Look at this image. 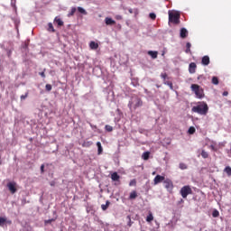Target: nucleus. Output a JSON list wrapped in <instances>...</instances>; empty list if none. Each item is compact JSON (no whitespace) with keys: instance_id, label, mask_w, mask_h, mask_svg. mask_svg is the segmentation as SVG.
<instances>
[{"instance_id":"nucleus-1","label":"nucleus","mask_w":231,"mask_h":231,"mask_svg":"<svg viewBox=\"0 0 231 231\" xmlns=\"http://www.w3.org/2000/svg\"><path fill=\"white\" fill-rule=\"evenodd\" d=\"M191 111L201 116H207V115H208V105L205 101H199L192 106Z\"/></svg>"},{"instance_id":"nucleus-2","label":"nucleus","mask_w":231,"mask_h":231,"mask_svg":"<svg viewBox=\"0 0 231 231\" xmlns=\"http://www.w3.org/2000/svg\"><path fill=\"white\" fill-rule=\"evenodd\" d=\"M142 106H143V101L138 96H133L128 103L130 111H135V109L142 107Z\"/></svg>"},{"instance_id":"nucleus-3","label":"nucleus","mask_w":231,"mask_h":231,"mask_svg":"<svg viewBox=\"0 0 231 231\" xmlns=\"http://www.w3.org/2000/svg\"><path fill=\"white\" fill-rule=\"evenodd\" d=\"M190 88H191V91H193V93H195L197 98H204L205 97V91L199 85L192 84Z\"/></svg>"},{"instance_id":"nucleus-4","label":"nucleus","mask_w":231,"mask_h":231,"mask_svg":"<svg viewBox=\"0 0 231 231\" xmlns=\"http://www.w3.org/2000/svg\"><path fill=\"white\" fill-rule=\"evenodd\" d=\"M169 23L172 24H180V13L176 11H169Z\"/></svg>"},{"instance_id":"nucleus-5","label":"nucleus","mask_w":231,"mask_h":231,"mask_svg":"<svg viewBox=\"0 0 231 231\" xmlns=\"http://www.w3.org/2000/svg\"><path fill=\"white\" fill-rule=\"evenodd\" d=\"M180 192L182 198L185 199H187V196H189V194H192V189L190 188V186H184L180 189Z\"/></svg>"},{"instance_id":"nucleus-6","label":"nucleus","mask_w":231,"mask_h":231,"mask_svg":"<svg viewBox=\"0 0 231 231\" xmlns=\"http://www.w3.org/2000/svg\"><path fill=\"white\" fill-rule=\"evenodd\" d=\"M163 186L167 189V190H172V189H174V184L171 179L164 180Z\"/></svg>"},{"instance_id":"nucleus-7","label":"nucleus","mask_w":231,"mask_h":231,"mask_svg":"<svg viewBox=\"0 0 231 231\" xmlns=\"http://www.w3.org/2000/svg\"><path fill=\"white\" fill-rule=\"evenodd\" d=\"M162 181H165V177L162 175H156L153 179V185H158L159 183H162Z\"/></svg>"},{"instance_id":"nucleus-8","label":"nucleus","mask_w":231,"mask_h":231,"mask_svg":"<svg viewBox=\"0 0 231 231\" xmlns=\"http://www.w3.org/2000/svg\"><path fill=\"white\" fill-rule=\"evenodd\" d=\"M7 188L12 194H15V192H17V189L15 188V182H8Z\"/></svg>"},{"instance_id":"nucleus-9","label":"nucleus","mask_w":231,"mask_h":231,"mask_svg":"<svg viewBox=\"0 0 231 231\" xmlns=\"http://www.w3.org/2000/svg\"><path fill=\"white\" fill-rule=\"evenodd\" d=\"M105 23L106 26H113L114 24H116V22L109 17L105 18Z\"/></svg>"},{"instance_id":"nucleus-10","label":"nucleus","mask_w":231,"mask_h":231,"mask_svg":"<svg viewBox=\"0 0 231 231\" xmlns=\"http://www.w3.org/2000/svg\"><path fill=\"white\" fill-rule=\"evenodd\" d=\"M201 64L203 66H208V64H210V57L208 56L202 57Z\"/></svg>"},{"instance_id":"nucleus-11","label":"nucleus","mask_w":231,"mask_h":231,"mask_svg":"<svg viewBox=\"0 0 231 231\" xmlns=\"http://www.w3.org/2000/svg\"><path fill=\"white\" fill-rule=\"evenodd\" d=\"M111 180L112 181H120V175H118V173L115 171L111 174Z\"/></svg>"},{"instance_id":"nucleus-12","label":"nucleus","mask_w":231,"mask_h":231,"mask_svg":"<svg viewBox=\"0 0 231 231\" xmlns=\"http://www.w3.org/2000/svg\"><path fill=\"white\" fill-rule=\"evenodd\" d=\"M196 68H198V66L194 62H191L189 66V73H196Z\"/></svg>"},{"instance_id":"nucleus-13","label":"nucleus","mask_w":231,"mask_h":231,"mask_svg":"<svg viewBox=\"0 0 231 231\" xmlns=\"http://www.w3.org/2000/svg\"><path fill=\"white\" fill-rule=\"evenodd\" d=\"M187 35H189V31L185 28L180 29V37L181 39H186Z\"/></svg>"},{"instance_id":"nucleus-14","label":"nucleus","mask_w":231,"mask_h":231,"mask_svg":"<svg viewBox=\"0 0 231 231\" xmlns=\"http://www.w3.org/2000/svg\"><path fill=\"white\" fill-rule=\"evenodd\" d=\"M148 55H150L152 59H158V51H149Z\"/></svg>"},{"instance_id":"nucleus-15","label":"nucleus","mask_w":231,"mask_h":231,"mask_svg":"<svg viewBox=\"0 0 231 231\" xmlns=\"http://www.w3.org/2000/svg\"><path fill=\"white\" fill-rule=\"evenodd\" d=\"M97 154L100 155L102 152H104V149L102 148V143L100 142L97 143Z\"/></svg>"},{"instance_id":"nucleus-16","label":"nucleus","mask_w":231,"mask_h":231,"mask_svg":"<svg viewBox=\"0 0 231 231\" xmlns=\"http://www.w3.org/2000/svg\"><path fill=\"white\" fill-rule=\"evenodd\" d=\"M89 48L90 50H98V43L95 42H90Z\"/></svg>"},{"instance_id":"nucleus-17","label":"nucleus","mask_w":231,"mask_h":231,"mask_svg":"<svg viewBox=\"0 0 231 231\" xmlns=\"http://www.w3.org/2000/svg\"><path fill=\"white\" fill-rule=\"evenodd\" d=\"M137 198H138V193L136 192V190H133L130 193L129 199H136Z\"/></svg>"},{"instance_id":"nucleus-18","label":"nucleus","mask_w":231,"mask_h":231,"mask_svg":"<svg viewBox=\"0 0 231 231\" xmlns=\"http://www.w3.org/2000/svg\"><path fill=\"white\" fill-rule=\"evenodd\" d=\"M54 23H56V24H58V26H64V22L62 20H60V18L56 17L54 19Z\"/></svg>"},{"instance_id":"nucleus-19","label":"nucleus","mask_w":231,"mask_h":231,"mask_svg":"<svg viewBox=\"0 0 231 231\" xmlns=\"http://www.w3.org/2000/svg\"><path fill=\"white\" fill-rule=\"evenodd\" d=\"M111 205V202L109 200L106 201V204L101 205L102 210H106V208H109V206Z\"/></svg>"},{"instance_id":"nucleus-20","label":"nucleus","mask_w":231,"mask_h":231,"mask_svg":"<svg viewBox=\"0 0 231 231\" xmlns=\"http://www.w3.org/2000/svg\"><path fill=\"white\" fill-rule=\"evenodd\" d=\"M192 47V44H190V42H187L186 43V53H190L192 54V51H190V48Z\"/></svg>"},{"instance_id":"nucleus-21","label":"nucleus","mask_w":231,"mask_h":231,"mask_svg":"<svg viewBox=\"0 0 231 231\" xmlns=\"http://www.w3.org/2000/svg\"><path fill=\"white\" fill-rule=\"evenodd\" d=\"M153 220H154V217L152 216V213L149 212V215L146 217L147 223H151V221H153Z\"/></svg>"},{"instance_id":"nucleus-22","label":"nucleus","mask_w":231,"mask_h":231,"mask_svg":"<svg viewBox=\"0 0 231 231\" xmlns=\"http://www.w3.org/2000/svg\"><path fill=\"white\" fill-rule=\"evenodd\" d=\"M48 32H52V33H55V28L53 27V23H48Z\"/></svg>"},{"instance_id":"nucleus-23","label":"nucleus","mask_w":231,"mask_h":231,"mask_svg":"<svg viewBox=\"0 0 231 231\" xmlns=\"http://www.w3.org/2000/svg\"><path fill=\"white\" fill-rule=\"evenodd\" d=\"M75 12H77V8L72 7L70 12L68 14V17H73V15H75Z\"/></svg>"},{"instance_id":"nucleus-24","label":"nucleus","mask_w":231,"mask_h":231,"mask_svg":"<svg viewBox=\"0 0 231 231\" xmlns=\"http://www.w3.org/2000/svg\"><path fill=\"white\" fill-rule=\"evenodd\" d=\"M149 156H151V152H144L142 155L143 160H149Z\"/></svg>"},{"instance_id":"nucleus-25","label":"nucleus","mask_w":231,"mask_h":231,"mask_svg":"<svg viewBox=\"0 0 231 231\" xmlns=\"http://www.w3.org/2000/svg\"><path fill=\"white\" fill-rule=\"evenodd\" d=\"M15 3H17V0H11L12 8H14V12H17V5H15Z\"/></svg>"},{"instance_id":"nucleus-26","label":"nucleus","mask_w":231,"mask_h":231,"mask_svg":"<svg viewBox=\"0 0 231 231\" xmlns=\"http://www.w3.org/2000/svg\"><path fill=\"white\" fill-rule=\"evenodd\" d=\"M224 172H226L227 174V176H231V167L230 166H226L224 169Z\"/></svg>"},{"instance_id":"nucleus-27","label":"nucleus","mask_w":231,"mask_h":231,"mask_svg":"<svg viewBox=\"0 0 231 231\" xmlns=\"http://www.w3.org/2000/svg\"><path fill=\"white\" fill-rule=\"evenodd\" d=\"M78 12H79V14H83V15H88V12L82 7H78Z\"/></svg>"},{"instance_id":"nucleus-28","label":"nucleus","mask_w":231,"mask_h":231,"mask_svg":"<svg viewBox=\"0 0 231 231\" xmlns=\"http://www.w3.org/2000/svg\"><path fill=\"white\" fill-rule=\"evenodd\" d=\"M179 167H180V169L181 171H185V170L188 169L187 164H185V163H183V162H180V163L179 164Z\"/></svg>"},{"instance_id":"nucleus-29","label":"nucleus","mask_w":231,"mask_h":231,"mask_svg":"<svg viewBox=\"0 0 231 231\" xmlns=\"http://www.w3.org/2000/svg\"><path fill=\"white\" fill-rule=\"evenodd\" d=\"M212 84H214L215 86H217V84H219V79H217V77L212 78Z\"/></svg>"},{"instance_id":"nucleus-30","label":"nucleus","mask_w":231,"mask_h":231,"mask_svg":"<svg viewBox=\"0 0 231 231\" xmlns=\"http://www.w3.org/2000/svg\"><path fill=\"white\" fill-rule=\"evenodd\" d=\"M189 134H194L196 133V128L194 126H190L188 130Z\"/></svg>"},{"instance_id":"nucleus-31","label":"nucleus","mask_w":231,"mask_h":231,"mask_svg":"<svg viewBox=\"0 0 231 231\" xmlns=\"http://www.w3.org/2000/svg\"><path fill=\"white\" fill-rule=\"evenodd\" d=\"M6 224V217H0V226Z\"/></svg>"},{"instance_id":"nucleus-32","label":"nucleus","mask_w":231,"mask_h":231,"mask_svg":"<svg viewBox=\"0 0 231 231\" xmlns=\"http://www.w3.org/2000/svg\"><path fill=\"white\" fill-rule=\"evenodd\" d=\"M201 156L202 158L207 159L208 158V152H207L205 150H202Z\"/></svg>"},{"instance_id":"nucleus-33","label":"nucleus","mask_w":231,"mask_h":231,"mask_svg":"<svg viewBox=\"0 0 231 231\" xmlns=\"http://www.w3.org/2000/svg\"><path fill=\"white\" fill-rule=\"evenodd\" d=\"M105 129H106V131H107L108 133H112V131H113V126H111V125H106L105 126Z\"/></svg>"},{"instance_id":"nucleus-34","label":"nucleus","mask_w":231,"mask_h":231,"mask_svg":"<svg viewBox=\"0 0 231 231\" xmlns=\"http://www.w3.org/2000/svg\"><path fill=\"white\" fill-rule=\"evenodd\" d=\"M129 187H136V180L134 179L129 182Z\"/></svg>"},{"instance_id":"nucleus-35","label":"nucleus","mask_w":231,"mask_h":231,"mask_svg":"<svg viewBox=\"0 0 231 231\" xmlns=\"http://www.w3.org/2000/svg\"><path fill=\"white\" fill-rule=\"evenodd\" d=\"M212 216L214 217H219V211H217V209H215L213 212H212Z\"/></svg>"},{"instance_id":"nucleus-36","label":"nucleus","mask_w":231,"mask_h":231,"mask_svg":"<svg viewBox=\"0 0 231 231\" xmlns=\"http://www.w3.org/2000/svg\"><path fill=\"white\" fill-rule=\"evenodd\" d=\"M149 17H150V19H152V21H154V20L156 19V14L151 13V14H149Z\"/></svg>"},{"instance_id":"nucleus-37","label":"nucleus","mask_w":231,"mask_h":231,"mask_svg":"<svg viewBox=\"0 0 231 231\" xmlns=\"http://www.w3.org/2000/svg\"><path fill=\"white\" fill-rule=\"evenodd\" d=\"M45 72H46V69H44L43 71L39 72V75H41L42 79H46V74H45Z\"/></svg>"},{"instance_id":"nucleus-38","label":"nucleus","mask_w":231,"mask_h":231,"mask_svg":"<svg viewBox=\"0 0 231 231\" xmlns=\"http://www.w3.org/2000/svg\"><path fill=\"white\" fill-rule=\"evenodd\" d=\"M19 23H20V21H19V20L14 19V25H15V28H16L17 32H19V29H18Z\"/></svg>"},{"instance_id":"nucleus-39","label":"nucleus","mask_w":231,"mask_h":231,"mask_svg":"<svg viewBox=\"0 0 231 231\" xmlns=\"http://www.w3.org/2000/svg\"><path fill=\"white\" fill-rule=\"evenodd\" d=\"M45 89H46V91H51V89H52L51 85V84H47V85L45 86Z\"/></svg>"},{"instance_id":"nucleus-40","label":"nucleus","mask_w":231,"mask_h":231,"mask_svg":"<svg viewBox=\"0 0 231 231\" xmlns=\"http://www.w3.org/2000/svg\"><path fill=\"white\" fill-rule=\"evenodd\" d=\"M26 98H28V92L21 96V100H26Z\"/></svg>"},{"instance_id":"nucleus-41","label":"nucleus","mask_w":231,"mask_h":231,"mask_svg":"<svg viewBox=\"0 0 231 231\" xmlns=\"http://www.w3.org/2000/svg\"><path fill=\"white\" fill-rule=\"evenodd\" d=\"M56 218H51V219H48V220H45L44 223L45 225H48L50 223H53V221H55Z\"/></svg>"},{"instance_id":"nucleus-42","label":"nucleus","mask_w":231,"mask_h":231,"mask_svg":"<svg viewBox=\"0 0 231 231\" xmlns=\"http://www.w3.org/2000/svg\"><path fill=\"white\" fill-rule=\"evenodd\" d=\"M164 84H167V86H169L170 89H173L172 82L168 81V82H164Z\"/></svg>"},{"instance_id":"nucleus-43","label":"nucleus","mask_w":231,"mask_h":231,"mask_svg":"<svg viewBox=\"0 0 231 231\" xmlns=\"http://www.w3.org/2000/svg\"><path fill=\"white\" fill-rule=\"evenodd\" d=\"M23 51H24V50H28V43H24L22 47Z\"/></svg>"},{"instance_id":"nucleus-44","label":"nucleus","mask_w":231,"mask_h":231,"mask_svg":"<svg viewBox=\"0 0 231 231\" xmlns=\"http://www.w3.org/2000/svg\"><path fill=\"white\" fill-rule=\"evenodd\" d=\"M161 78L163 79V80H165V79H167V73H162Z\"/></svg>"},{"instance_id":"nucleus-45","label":"nucleus","mask_w":231,"mask_h":231,"mask_svg":"<svg viewBox=\"0 0 231 231\" xmlns=\"http://www.w3.org/2000/svg\"><path fill=\"white\" fill-rule=\"evenodd\" d=\"M116 19H117V21H122V15L120 14L116 15Z\"/></svg>"},{"instance_id":"nucleus-46","label":"nucleus","mask_w":231,"mask_h":231,"mask_svg":"<svg viewBox=\"0 0 231 231\" xmlns=\"http://www.w3.org/2000/svg\"><path fill=\"white\" fill-rule=\"evenodd\" d=\"M41 172L42 174H44V164L41 165Z\"/></svg>"},{"instance_id":"nucleus-47","label":"nucleus","mask_w":231,"mask_h":231,"mask_svg":"<svg viewBox=\"0 0 231 231\" xmlns=\"http://www.w3.org/2000/svg\"><path fill=\"white\" fill-rule=\"evenodd\" d=\"M56 182L54 180L50 182L51 187H55Z\"/></svg>"},{"instance_id":"nucleus-48","label":"nucleus","mask_w":231,"mask_h":231,"mask_svg":"<svg viewBox=\"0 0 231 231\" xmlns=\"http://www.w3.org/2000/svg\"><path fill=\"white\" fill-rule=\"evenodd\" d=\"M223 97H228V92L227 91L223 92Z\"/></svg>"},{"instance_id":"nucleus-49","label":"nucleus","mask_w":231,"mask_h":231,"mask_svg":"<svg viewBox=\"0 0 231 231\" xmlns=\"http://www.w3.org/2000/svg\"><path fill=\"white\" fill-rule=\"evenodd\" d=\"M210 148L212 149V151H216V148L214 147V145H211Z\"/></svg>"},{"instance_id":"nucleus-50","label":"nucleus","mask_w":231,"mask_h":231,"mask_svg":"<svg viewBox=\"0 0 231 231\" xmlns=\"http://www.w3.org/2000/svg\"><path fill=\"white\" fill-rule=\"evenodd\" d=\"M127 217H128L129 221H131V217L128 216Z\"/></svg>"},{"instance_id":"nucleus-51","label":"nucleus","mask_w":231,"mask_h":231,"mask_svg":"<svg viewBox=\"0 0 231 231\" xmlns=\"http://www.w3.org/2000/svg\"><path fill=\"white\" fill-rule=\"evenodd\" d=\"M154 174H156V171H153V172H152V175H154Z\"/></svg>"},{"instance_id":"nucleus-52","label":"nucleus","mask_w":231,"mask_h":231,"mask_svg":"<svg viewBox=\"0 0 231 231\" xmlns=\"http://www.w3.org/2000/svg\"><path fill=\"white\" fill-rule=\"evenodd\" d=\"M156 88H160V85H156Z\"/></svg>"}]
</instances>
